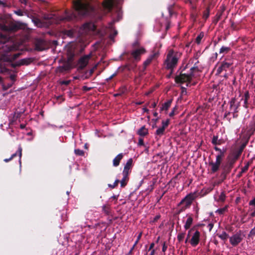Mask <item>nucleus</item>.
Masks as SVG:
<instances>
[{
    "label": "nucleus",
    "mask_w": 255,
    "mask_h": 255,
    "mask_svg": "<svg viewBox=\"0 0 255 255\" xmlns=\"http://www.w3.org/2000/svg\"><path fill=\"white\" fill-rule=\"evenodd\" d=\"M34 22L36 24V25L38 26H40L41 25V23L40 22V20L38 19H37L34 20Z\"/></svg>",
    "instance_id": "nucleus-62"
},
{
    "label": "nucleus",
    "mask_w": 255,
    "mask_h": 255,
    "mask_svg": "<svg viewBox=\"0 0 255 255\" xmlns=\"http://www.w3.org/2000/svg\"><path fill=\"white\" fill-rule=\"evenodd\" d=\"M30 63L29 60L28 59H21L17 64L18 66L28 65Z\"/></svg>",
    "instance_id": "nucleus-39"
},
{
    "label": "nucleus",
    "mask_w": 255,
    "mask_h": 255,
    "mask_svg": "<svg viewBox=\"0 0 255 255\" xmlns=\"http://www.w3.org/2000/svg\"><path fill=\"white\" fill-rule=\"evenodd\" d=\"M185 235V233H180L178 234L177 238L179 242L183 241V239L184 238Z\"/></svg>",
    "instance_id": "nucleus-42"
},
{
    "label": "nucleus",
    "mask_w": 255,
    "mask_h": 255,
    "mask_svg": "<svg viewBox=\"0 0 255 255\" xmlns=\"http://www.w3.org/2000/svg\"><path fill=\"white\" fill-rule=\"evenodd\" d=\"M133 166V159L130 158L127 161L125 164L124 170L123 171V174L129 175L131 172V170Z\"/></svg>",
    "instance_id": "nucleus-15"
},
{
    "label": "nucleus",
    "mask_w": 255,
    "mask_h": 255,
    "mask_svg": "<svg viewBox=\"0 0 255 255\" xmlns=\"http://www.w3.org/2000/svg\"><path fill=\"white\" fill-rule=\"evenodd\" d=\"M65 34L70 37H74L75 36V30L72 29L67 30Z\"/></svg>",
    "instance_id": "nucleus-37"
},
{
    "label": "nucleus",
    "mask_w": 255,
    "mask_h": 255,
    "mask_svg": "<svg viewBox=\"0 0 255 255\" xmlns=\"http://www.w3.org/2000/svg\"><path fill=\"white\" fill-rule=\"evenodd\" d=\"M117 34H118L117 31V30H115L113 34H111L110 35V39H113L115 38V37L117 35Z\"/></svg>",
    "instance_id": "nucleus-57"
},
{
    "label": "nucleus",
    "mask_w": 255,
    "mask_h": 255,
    "mask_svg": "<svg viewBox=\"0 0 255 255\" xmlns=\"http://www.w3.org/2000/svg\"><path fill=\"white\" fill-rule=\"evenodd\" d=\"M22 148L21 146H20V145H19V146H18V150H17V152L16 153H13V154H12L11 155V156L10 157L11 159H12L14 157H15L17 155V154L18 153V156H19V161L20 164H21V156H22Z\"/></svg>",
    "instance_id": "nucleus-24"
},
{
    "label": "nucleus",
    "mask_w": 255,
    "mask_h": 255,
    "mask_svg": "<svg viewBox=\"0 0 255 255\" xmlns=\"http://www.w3.org/2000/svg\"><path fill=\"white\" fill-rule=\"evenodd\" d=\"M9 37L0 32V62H10L17 58L20 55V53H17L9 55V52L14 49V46L8 42Z\"/></svg>",
    "instance_id": "nucleus-2"
},
{
    "label": "nucleus",
    "mask_w": 255,
    "mask_h": 255,
    "mask_svg": "<svg viewBox=\"0 0 255 255\" xmlns=\"http://www.w3.org/2000/svg\"><path fill=\"white\" fill-rule=\"evenodd\" d=\"M160 215H157L155 216L153 220V222H157L160 219Z\"/></svg>",
    "instance_id": "nucleus-63"
},
{
    "label": "nucleus",
    "mask_w": 255,
    "mask_h": 255,
    "mask_svg": "<svg viewBox=\"0 0 255 255\" xmlns=\"http://www.w3.org/2000/svg\"><path fill=\"white\" fill-rule=\"evenodd\" d=\"M146 52L144 47L132 49L130 52V55L136 61H139L141 59V55Z\"/></svg>",
    "instance_id": "nucleus-9"
},
{
    "label": "nucleus",
    "mask_w": 255,
    "mask_h": 255,
    "mask_svg": "<svg viewBox=\"0 0 255 255\" xmlns=\"http://www.w3.org/2000/svg\"><path fill=\"white\" fill-rule=\"evenodd\" d=\"M199 70L197 66H193L190 69V73L188 74L180 73V75L175 77V81L176 83H183L185 81L190 82L194 77V72H199Z\"/></svg>",
    "instance_id": "nucleus-4"
},
{
    "label": "nucleus",
    "mask_w": 255,
    "mask_h": 255,
    "mask_svg": "<svg viewBox=\"0 0 255 255\" xmlns=\"http://www.w3.org/2000/svg\"><path fill=\"white\" fill-rule=\"evenodd\" d=\"M204 35L203 32H201L197 36L195 42L197 44H199L200 43L201 39L203 38Z\"/></svg>",
    "instance_id": "nucleus-38"
},
{
    "label": "nucleus",
    "mask_w": 255,
    "mask_h": 255,
    "mask_svg": "<svg viewBox=\"0 0 255 255\" xmlns=\"http://www.w3.org/2000/svg\"><path fill=\"white\" fill-rule=\"evenodd\" d=\"M177 110V106H175V107H174L171 112L169 113V116L170 117H173L174 115H175V112Z\"/></svg>",
    "instance_id": "nucleus-50"
},
{
    "label": "nucleus",
    "mask_w": 255,
    "mask_h": 255,
    "mask_svg": "<svg viewBox=\"0 0 255 255\" xmlns=\"http://www.w3.org/2000/svg\"><path fill=\"white\" fill-rule=\"evenodd\" d=\"M212 143L215 145L222 144L221 139H218V135H214L212 139Z\"/></svg>",
    "instance_id": "nucleus-30"
},
{
    "label": "nucleus",
    "mask_w": 255,
    "mask_h": 255,
    "mask_svg": "<svg viewBox=\"0 0 255 255\" xmlns=\"http://www.w3.org/2000/svg\"><path fill=\"white\" fill-rule=\"evenodd\" d=\"M141 236H142V233L141 232L138 235V236L137 237V239H136V240L135 241V242L134 244H133V246L132 247V248L130 249V250L129 251L128 255H129L132 254L133 250H134V249L135 247L136 246V245L138 244V243L139 241L140 240Z\"/></svg>",
    "instance_id": "nucleus-27"
},
{
    "label": "nucleus",
    "mask_w": 255,
    "mask_h": 255,
    "mask_svg": "<svg viewBox=\"0 0 255 255\" xmlns=\"http://www.w3.org/2000/svg\"><path fill=\"white\" fill-rule=\"evenodd\" d=\"M194 228H191V229H190V230H189L188 233V234H187V238H186V240H185V243H187L188 242H189V241L190 240H189V238H190V234H191V233L193 231H194Z\"/></svg>",
    "instance_id": "nucleus-48"
},
{
    "label": "nucleus",
    "mask_w": 255,
    "mask_h": 255,
    "mask_svg": "<svg viewBox=\"0 0 255 255\" xmlns=\"http://www.w3.org/2000/svg\"><path fill=\"white\" fill-rule=\"evenodd\" d=\"M249 166V163H248L246 165H245L242 169V172H245L246 171L248 170V168Z\"/></svg>",
    "instance_id": "nucleus-60"
},
{
    "label": "nucleus",
    "mask_w": 255,
    "mask_h": 255,
    "mask_svg": "<svg viewBox=\"0 0 255 255\" xmlns=\"http://www.w3.org/2000/svg\"><path fill=\"white\" fill-rule=\"evenodd\" d=\"M250 98V95L249 92L248 91L246 92V93L245 94V99H244V104H245L244 106L246 108L248 107V105L249 104V101Z\"/></svg>",
    "instance_id": "nucleus-32"
},
{
    "label": "nucleus",
    "mask_w": 255,
    "mask_h": 255,
    "mask_svg": "<svg viewBox=\"0 0 255 255\" xmlns=\"http://www.w3.org/2000/svg\"><path fill=\"white\" fill-rule=\"evenodd\" d=\"M172 102V99L168 100L166 102L164 103L162 107L160 108V111H167L170 107Z\"/></svg>",
    "instance_id": "nucleus-21"
},
{
    "label": "nucleus",
    "mask_w": 255,
    "mask_h": 255,
    "mask_svg": "<svg viewBox=\"0 0 255 255\" xmlns=\"http://www.w3.org/2000/svg\"><path fill=\"white\" fill-rule=\"evenodd\" d=\"M254 235H255V227L250 232V233L249 235V238L248 239H250V237H252L253 236H254Z\"/></svg>",
    "instance_id": "nucleus-54"
},
{
    "label": "nucleus",
    "mask_w": 255,
    "mask_h": 255,
    "mask_svg": "<svg viewBox=\"0 0 255 255\" xmlns=\"http://www.w3.org/2000/svg\"><path fill=\"white\" fill-rule=\"evenodd\" d=\"M238 158L239 157H236V156L233 154V157L230 158L228 160V161L226 162V163L229 165H231V166L233 168L234 164H235V162L236 161Z\"/></svg>",
    "instance_id": "nucleus-29"
},
{
    "label": "nucleus",
    "mask_w": 255,
    "mask_h": 255,
    "mask_svg": "<svg viewBox=\"0 0 255 255\" xmlns=\"http://www.w3.org/2000/svg\"><path fill=\"white\" fill-rule=\"evenodd\" d=\"M221 168L222 171L220 174V178H221L222 181H223L226 179L227 175L230 173L233 168L231 165L227 164L226 163L223 164Z\"/></svg>",
    "instance_id": "nucleus-12"
},
{
    "label": "nucleus",
    "mask_w": 255,
    "mask_h": 255,
    "mask_svg": "<svg viewBox=\"0 0 255 255\" xmlns=\"http://www.w3.org/2000/svg\"><path fill=\"white\" fill-rule=\"evenodd\" d=\"M192 1V4L191 5H193V8H196V4L198 2L199 0H191ZM203 2H204L206 0H202Z\"/></svg>",
    "instance_id": "nucleus-55"
},
{
    "label": "nucleus",
    "mask_w": 255,
    "mask_h": 255,
    "mask_svg": "<svg viewBox=\"0 0 255 255\" xmlns=\"http://www.w3.org/2000/svg\"><path fill=\"white\" fill-rule=\"evenodd\" d=\"M178 61L177 57L173 55V52L169 51L164 61V65L166 69L171 70V74L172 73L173 69L176 66Z\"/></svg>",
    "instance_id": "nucleus-5"
},
{
    "label": "nucleus",
    "mask_w": 255,
    "mask_h": 255,
    "mask_svg": "<svg viewBox=\"0 0 255 255\" xmlns=\"http://www.w3.org/2000/svg\"><path fill=\"white\" fill-rule=\"evenodd\" d=\"M124 157V154L123 153H121L119 154L118 155L116 156V157L113 159V166L115 167H117L120 165L121 160L123 159Z\"/></svg>",
    "instance_id": "nucleus-19"
},
{
    "label": "nucleus",
    "mask_w": 255,
    "mask_h": 255,
    "mask_svg": "<svg viewBox=\"0 0 255 255\" xmlns=\"http://www.w3.org/2000/svg\"><path fill=\"white\" fill-rule=\"evenodd\" d=\"M114 3L115 0H104L102 2L104 8L108 12L112 10L114 5Z\"/></svg>",
    "instance_id": "nucleus-16"
},
{
    "label": "nucleus",
    "mask_w": 255,
    "mask_h": 255,
    "mask_svg": "<svg viewBox=\"0 0 255 255\" xmlns=\"http://www.w3.org/2000/svg\"><path fill=\"white\" fill-rule=\"evenodd\" d=\"M210 5H209L207 7L206 9L203 12V18L205 20H206L208 19V18L209 17V16L210 15Z\"/></svg>",
    "instance_id": "nucleus-31"
},
{
    "label": "nucleus",
    "mask_w": 255,
    "mask_h": 255,
    "mask_svg": "<svg viewBox=\"0 0 255 255\" xmlns=\"http://www.w3.org/2000/svg\"><path fill=\"white\" fill-rule=\"evenodd\" d=\"M231 62L223 61L217 69V74H220L223 71H226L232 65Z\"/></svg>",
    "instance_id": "nucleus-14"
},
{
    "label": "nucleus",
    "mask_w": 255,
    "mask_h": 255,
    "mask_svg": "<svg viewBox=\"0 0 255 255\" xmlns=\"http://www.w3.org/2000/svg\"><path fill=\"white\" fill-rule=\"evenodd\" d=\"M46 48L45 42L43 40H37L35 44V49L38 51H42Z\"/></svg>",
    "instance_id": "nucleus-18"
},
{
    "label": "nucleus",
    "mask_w": 255,
    "mask_h": 255,
    "mask_svg": "<svg viewBox=\"0 0 255 255\" xmlns=\"http://www.w3.org/2000/svg\"><path fill=\"white\" fill-rule=\"evenodd\" d=\"M167 246L165 245V243L164 242L162 245V251L163 252H165L166 250H167Z\"/></svg>",
    "instance_id": "nucleus-64"
},
{
    "label": "nucleus",
    "mask_w": 255,
    "mask_h": 255,
    "mask_svg": "<svg viewBox=\"0 0 255 255\" xmlns=\"http://www.w3.org/2000/svg\"><path fill=\"white\" fill-rule=\"evenodd\" d=\"M74 153L77 156H84L85 154V152L80 149H75L74 150Z\"/></svg>",
    "instance_id": "nucleus-40"
},
{
    "label": "nucleus",
    "mask_w": 255,
    "mask_h": 255,
    "mask_svg": "<svg viewBox=\"0 0 255 255\" xmlns=\"http://www.w3.org/2000/svg\"><path fill=\"white\" fill-rule=\"evenodd\" d=\"M103 211L106 214H109L108 208L106 206H103L102 207Z\"/></svg>",
    "instance_id": "nucleus-61"
},
{
    "label": "nucleus",
    "mask_w": 255,
    "mask_h": 255,
    "mask_svg": "<svg viewBox=\"0 0 255 255\" xmlns=\"http://www.w3.org/2000/svg\"><path fill=\"white\" fill-rule=\"evenodd\" d=\"M243 239V236L240 231L230 238V242L232 246H237L242 242Z\"/></svg>",
    "instance_id": "nucleus-11"
},
{
    "label": "nucleus",
    "mask_w": 255,
    "mask_h": 255,
    "mask_svg": "<svg viewBox=\"0 0 255 255\" xmlns=\"http://www.w3.org/2000/svg\"><path fill=\"white\" fill-rule=\"evenodd\" d=\"M165 128H164L163 127H160L158 128L155 132V134L159 136V137H161L162 135H163L164 133Z\"/></svg>",
    "instance_id": "nucleus-34"
},
{
    "label": "nucleus",
    "mask_w": 255,
    "mask_h": 255,
    "mask_svg": "<svg viewBox=\"0 0 255 255\" xmlns=\"http://www.w3.org/2000/svg\"><path fill=\"white\" fill-rule=\"evenodd\" d=\"M170 122L169 119H167L166 121H162V127L166 128L169 125Z\"/></svg>",
    "instance_id": "nucleus-45"
},
{
    "label": "nucleus",
    "mask_w": 255,
    "mask_h": 255,
    "mask_svg": "<svg viewBox=\"0 0 255 255\" xmlns=\"http://www.w3.org/2000/svg\"><path fill=\"white\" fill-rule=\"evenodd\" d=\"M240 106V102L235 98H232L230 102V109L233 111L234 113L238 112V109Z\"/></svg>",
    "instance_id": "nucleus-17"
},
{
    "label": "nucleus",
    "mask_w": 255,
    "mask_h": 255,
    "mask_svg": "<svg viewBox=\"0 0 255 255\" xmlns=\"http://www.w3.org/2000/svg\"><path fill=\"white\" fill-rule=\"evenodd\" d=\"M91 56L92 54L90 53L80 57L77 64L78 68L81 70L84 69L88 65L89 61L91 58Z\"/></svg>",
    "instance_id": "nucleus-10"
},
{
    "label": "nucleus",
    "mask_w": 255,
    "mask_h": 255,
    "mask_svg": "<svg viewBox=\"0 0 255 255\" xmlns=\"http://www.w3.org/2000/svg\"><path fill=\"white\" fill-rule=\"evenodd\" d=\"M136 65H129L126 66L127 68L129 71H131V70L134 71L136 68Z\"/></svg>",
    "instance_id": "nucleus-49"
},
{
    "label": "nucleus",
    "mask_w": 255,
    "mask_h": 255,
    "mask_svg": "<svg viewBox=\"0 0 255 255\" xmlns=\"http://www.w3.org/2000/svg\"><path fill=\"white\" fill-rule=\"evenodd\" d=\"M180 207H181V208L179 209H178V210H177L176 214L178 215L180 214L181 213L184 212L186 210V209L184 207H183V206H181Z\"/></svg>",
    "instance_id": "nucleus-53"
},
{
    "label": "nucleus",
    "mask_w": 255,
    "mask_h": 255,
    "mask_svg": "<svg viewBox=\"0 0 255 255\" xmlns=\"http://www.w3.org/2000/svg\"><path fill=\"white\" fill-rule=\"evenodd\" d=\"M138 145L139 146H143V145H144L143 139L142 138H139L138 142Z\"/></svg>",
    "instance_id": "nucleus-58"
},
{
    "label": "nucleus",
    "mask_w": 255,
    "mask_h": 255,
    "mask_svg": "<svg viewBox=\"0 0 255 255\" xmlns=\"http://www.w3.org/2000/svg\"><path fill=\"white\" fill-rule=\"evenodd\" d=\"M25 27V24L19 22L6 21L0 23V29L3 32H13L19 29H24Z\"/></svg>",
    "instance_id": "nucleus-3"
},
{
    "label": "nucleus",
    "mask_w": 255,
    "mask_h": 255,
    "mask_svg": "<svg viewBox=\"0 0 255 255\" xmlns=\"http://www.w3.org/2000/svg\"><path fill=\"white\" fill-rule=\"evenodd\" d=\"M137 133L140 136H144L148 134V129L145 128V126H142L138 130Z\"/></svg>",
    "instance_id": "nucleus-25"
},
{
    "label": "nucleus",
    "mask_w": 255,
    "mask_h": 255,
    "mask_svg": "<svg viewBox=\"0 0 255 255\" xmlns=\"http://www.w3.org/2000/svg\"><path fill=\"white\" fill-rule=\"evenodd\" d=\"M246 145L245 144H242L240 147L237 149L234 152V154L237 157H239V156L241 155L242 152H243V150L245 147Z\"/></svg>",
    "instance_id": "nucleus-28"
},
{
    "label": "nucleus",
    "mask_w": 255,
    "mask_h": 255,
    "mask_svg": "<svg viewBox=\"0 0 255 255\" xmlns=\"http://www.w3.org/2000/svg\"><path fill=\"white\" fill-rule=\"evenodd\" d=\"M231 50V48L230 47H226V46H222L219 51V53L220 54H226L228 53Z\"/></svg>",
    "instance_id": "nucleus-36"
},
{
    "label": "nucleus",
    "mask_w": 255,
    "mask_h": 255,
    "mask_svg": "<svg viewBox=\"0 0 255 255\" xmlns=\"http://www.w3.org/2000/svg\"><path fill=\"white\" fill-rule=\"evenodd\" d=\"M71 82L70 80H63L60 82L61 85H68Z\"/></svg>",
    "instance_id": "nucleus-52"
},
{
    "label": "nucleus",
    "mask_w": 255,
    "mask_h": 255,
    "mask_svg": "<svg viewBox=\"0 0 255 255\" xmlns=\"http://www.w3.org/2000/svg\"><path fill=\"white\" fill-rule=\"evenodd\" d=\"M230 22H231V27L233 30H236L239 29V27L235 23H234L231 20H230Z\"/></svg>",
    "instance_id": "nucleus-47"
},
{
    "label": "nucleus",
    "mask_w": 255,
    "mask_h": 255,
    "mask_svg": "<svg viewBox=\"0 0 255 255\" xmlns=\"http://www.w3.org/2000/svg\"><path fill=\"white\" fill-rule=\"evenodd\" d=\"M119 182H120V180L119 179H116L115 180V181L114 182V184H109L108 186L112 189L115 188V187H116L118 186Z\"/></svg>",
    "instance_id": "nucleus-44"
},
{
    "label": "nucleus",
    "mask_w": 255,
    "mask_h": 255,
    "mask_svg": "<svg viewBox=\"0 0 255 255\" xmlns=\"http://www.w3.org/2000/svg\"><path fill=\"white\" fill-rule=\"evenodd\" d=\"M56 98L57 100L59 101L60 103H61L62 102H63L65 100L62 95L57 96Z\"/></svg>",
    "instance_id": "nucleus-59"
},
{
    "label": "nucleus",
    "mask_w": 255,
    "mask_h": 255,
    "mask_svg": "<svg viewBox=\"0 0 255 255\" xmlns=\"http://www.w3.org/2000/svg\"><path fill=\"white\" fill-rule=\"evenodd\" d=\"M228 206H225L224 208L219 209L217 210L216 213L220 215L223 214L227 210Z\"/></svg>",
    "instance_id": "nucleus-43"
},
{
    "label": "nucleus",
    "mask_w": 255,
    "mask_h": 255,
    "mask_svg": "<svg viewBox=\"0 0 255 255\" xmlns=\"http://www.w3.org/2000/svg\"><path fill=\"white\" fill-rule=\"evenodd\" d=\"M255 131V122L253 121L251 125L249 126V129L248 130V132L249 134H253L254 131Z\"/></svg>",
    "instance_id": "nucleus-35"
},
{
    "label": "nucleus",
    "mask_w": 255,
    "mask_h": 255,
    "mask_svg": "<svg viewBox=\"0 0 255 255\" xmlns=\"http://www.w3.org/2000/svg\"><path fill=\"white\" fill-rule=\"evenodd\" d=\"M214 149L216 150V151H218V150H220V152L219 153H225L226 152V150H222L220 148H219V147H218L217 146H215L214 147Z\"/></svg>",
    "instance_id": "nucleus-56"
},
{
    "label": "nucleus",
    "mask_w": 255,
    "mask_h": 255,
    "mask_svg": "<svg viewBox=\"0 0 255 255\" xmlns=\"http://www.w3.org/2000/svg\"><path fill=\"white\" fill-rule=\"evenodd\" d=\"M196 197V192L188 194L178 204V206H182L186 209L189 208Z\"/></svg>",
    "instance_id": "nucleus-6"
},
{
    "label": "nucleus",
    "mask_w": 255,
    "mask_h": 255,
    "mask_svg": "<svg viewBox=\"0 0 255 255\" xmlns=\"http://www.w3.org/2000/svg\"><path fill=\"white\" fill-rule=\"evenodd\" d=\"M217 236L222 240L226 242L229 237V235L225 232H223L221 234H217Z\"/></svg>",
    "instance_id": "nucleus-33"
},
{
    "label": "nucleus",
    "mask_w": 255,
    "mask_h": 255,
    "mask_svg": "<svg viewBox=\"0 0 255 255\" xmlns=\"http://www.w3.org/2000/svg\"><path fill=\"white\" fill-rule=\"evenodd\" d=\"M74 11H65V15L60 19L61 21H73L79 17L88 16L94 17L96 14V9L87 2H83L81 0L73 1Z\"/></svg>",
    "instance_id": "nucleus-1"
},
{
    "label": "nucleus",
    "mask_w": 255,
    "mask_h": 255,
    "mask_svg": "<svg viewBox=\"0 0 255 255\" xmlns=\"http://www.w3.org/2000/svg\"><path fill=\"white\" fill-rule=\"evenodd\" d=\"M159 56V51L156 47H154L152 51V54H150L146 60L143 63V70L142 72H144L146 67L150 65L151 62L156 59Z\"/></svg>",
    "instance_id": "nucleus-8"
},
{
    "label": "nucleus",
    "mask_w": 255,
    "mask_h": 255,
    "mask_svg": "<svg viewBox=\"0 0 255 255\" xmlns=\"http://www.w3.org/2000/svg\"><path fill=\"white\" fill-rule=\"evenodd\" d=\"M131 46L132 49L142 47L140 46V43L138 41H135L132 43Z\"/></svg>",
    "instance_id": "nucleus-41"
},
{
    "label": "nucleus",
    "mask_w": 255,
    "mask_h": 255,
    "mask_svg": "<svg viewBox=\"0 0 255 255\" xmlns=\"http://www.w3.org/2000/svg\"><path fill=\"white\" fill-rule=\"evenodd\" d=\"M70 69H71V66L68 64H65L63 65H62L61 66H59L58 68V71L61 73L69 71L70 70Z\"/></svg>",
    "instance_id": "nucleus-26"
},
{
    "label": "nucleus",
    "mask_w": 255,
    "mask_h": 255,
    "mask_svg": "<svg viewBox=\"0 0 255 255\" xmlns=\"http://www.w3.org/2000/svg\"><path fill=\"white\" fill-rule=\"evenodd\" d=\"M226 199V195L224 192H222L219 197L218 200L221 202H224Z\"/></svg>",
    "instance_id": "nucleus-46"
},
{
    "label": "nucleus",
    "mask_w": 255,
    "mask_h": 255,
    "mask_svg": "<svg viewBox=\"0 0 255 255\" xmlns=\"http://www.w3.org/2000/svg\"><path fill=\"white\" fill-rule=\"evenodd\" d=\"M123 177L121 181H120V182L121 183V187L124 188L127 185V183L129 180V175L123 174Z\"/></svg>",
    "instance_id": "nucleus-23"
},
{
    "label": "nucleus",
    "mask_w": 255,
    "mask_h": 255,
    "mask_svg": "<svg viewBox=\"0 0 255 255\" xmlns=\"http://www.w3.org/2000/svg\"><path fill=\"white\" fill-rule=\"evenodd\" d=\"M200 233L199 231L196 230L193 234L189 242L192 247H196L200 242Z\"/></svg>",
    "instance_id": "nucleus-13"
},
{
    "label": "nucleus",
    "mask_w": 255,
    "mask_h": 255,
    "mask_svg": "<svg viewBox=\"0 0 255 255\" xmlns=\"http://www.w3.org/2000/svg\"><path fill=\"white\" fill-rule=\"evenodd\" d=\"M224 156L225 153H218L216 156V159L215 162L213 161L209 162V165L211 167L212 173H214L218 171L222 163L223 158L224 157Z\"/></svg>",
    "instance_id": "nucleus-7"
},
{
    "label": "nucleus",
    "mask_w": 255,
    "mask_h": 255,
    "mask_svg": "<svg viewBox=\"0 0 255 255\" xmlns=\"http://www.w3.org/2000/svg\"><path fill=\"white\" fill-rule=\"evenodd\" d=\"M193 217H192V216L190 215V216H188V217L186 220V222L184 226V227L185 230H188L190 228L191 226L192 225V224L193 223Z\"/></svg>",
    "instance_id": "nucleus-22"
},
{
    "label": "nucleus",
    "mask_w": 255,
    "mask_h": 255,
    "mask_svg": "<svg viewBox=\"0 0 255 255\" xmlns=\"http://www.w3.org/2000/svg\"><path fill=\"white\" fill-rule=\"evenodd\" d=\"M224 11V9H222V10L218 11L217 12V14L215 16L213 20V23H214L215 24H216L218 23V22L221 19Z\"/></svg>",
    "instance_id": "nucleus-20"
},
{
    "label": "nucleus",
    "mask_w": 255,
    "mask_h": 255,
    "mask_svg": "<svg viewBox=\"0 0 255 255\" xmlns=\"http://www.w3.org/2000/svg\"><path fill=\"white\" fill-rule=\"evenodd\" d=\"M181 95H184L187 94V89L185 87L183 86L181 87Z\"/></svg>",
    "instance_id": "nucleus-51"
}]
</instances>
